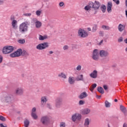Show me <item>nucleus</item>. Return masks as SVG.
Listing matches in <instances>:
<instances>
[{"mask_svg": "<svg viewBox=\"0 0 127 127\" xmlns=\"http://www.w3.org/2000/svg\"><path fill=\"white\" fill-rule=\"evenodd\" d=\"M100 8L103 13H105V12H106V10L107 9V6H106V5H101Z\"/></svg>", "mask_w": 127, "mask_h": 127, "instance_id": "obj_26", "label": "nucleus"}, {"mask_svg": "<svg viewBox=\"0 0 127 127\" xmlns=\"http://www.w3.org/2000/svg\"><path fill=\"white\" fill-rule=\"evenodd\" d=\"M124 42H125V43H126V44H127V38L125 40H124Z\"/></svg>", "mask_w": 127, "mask_h": 127, "instance_id": "obj_63", "label": "nucleus"}, {"mask_svg": "<svg viewBox=\"0 0 127 127\" xmlns=\"http://www.w3.org/2000/svg\"><path fill=\"white\" fill-rule=\"evenodd\" d=\"M115 3H116V4H120V0H117Z\"/></svg>", "mask_w": 127, "mask_h": 127, "instance_id": "obj_56", "label": "nucleus"}, {"mask_svg": "<svg viewBox=\"0 0 127 127\" xmlns=\"http://www.w3.org/2000/svg\"><path fill=\"white\" fill-rule=\"evenodd\" d=\"M58 77L59 78H62V79H67V75L64 72H61L58 74Z\"/></svg>", "mask_w": 127, "mask_h": 127, "instance_id": "obj_19", "label": "nucleus"}, {"mask_svg": "<svg viewBox=\"0 0 127 127\" xmlns=\"http://www.w3.org/2000/svg\"><path fill=\"white\" fill-rule=\"evenodd\" d=\"M78 36L81 37V38H86V37H88V35H89V33L87 32H85L82 29H79L78 32Z\"/></svg>", "mask_w": 127, "mask_h": 127, "instance_id": "obj_8", "label": "nucleus"}, {"mask_svg": "<svg viewBox=\"0 0 127 127\" xmlns=\"http://www.w3.org/2000/svg\"><path fill=\"white\" fill-rule=\"evenodd\" d=\"M125 3H126V7H127V0H126Z\"/></svg>", "mask_w": 127, "mask_h": 127, "instance_id": "obj_64", "label": "nucleus"}, {"mask_svg": "<svg viewBox=\"0 0 127 127\" xmlns=\"http://www.w3.org/2000/svg\"><path fill=\"white\" fill-rule=\"evenodd\" d=\"M103 42H104V40H101V41H100V42L99 43V45H101V44H102V43H103Z\"/></svg>", "mask_w": 127, "mask_h": 127, "instance_id": "obj_62", "label": "nucleus"}, {"mask_svg": "<svg viewBox=\"0 0 127 127\" xmlns=\"http://www.w3.org/2000/svg\"><path fill=\"white\" fill-rule=\"evenodd\" d=\"M102 28L104 30H110V29H111V28L109 26H106V25H102Z\"/></svg>", "mask_w": 127, "mask_h": 127, "instance_id": "obj_30", "label": "nucleus"}, {"mask_svg": "<svg viewBox=\"0 0 127 127\" xmlns=\"http://www.w3.org/2000/svg\"><path fill=\"white\" fill-rule=\"evenodd\" d=\"M87 97H88V94H87V92L85 91L81 93L80 95L78 96L79 99H84V98H87Z\"/></svg>", "mask_w": 127, "mask_h": 127, "instance_id": "obj_17", "label": "nucleus"}, {"mask_svg": "<svg viewBox=\"0 0 127 127\" xmlns=\"http://www.w3.org/2000/svg\"><path fill=\"white\" fill-rule=\"evenodd\" d=\"M0 127H7L6 126H4L3 124H0Z\"/></svg>", "mask_w": 127, "mask_h": 127, "instance_id": "obj_58", "label": "nucleus"}, {"mask_svg": "<svg viewBox=\"0 0 127 127\" xmlns=\"http://www.w3.org/2000/svg\"><path fill=\"white\" fill-rule=\"evenodd\" d=\"M47 108H48L50 110H52V105H51L50 103H47Z\"/></svg>", "mask_w": 127, "mask_h": 127, "instance_id": "obj_40", "label": "nucleus"}, {"mask_svg": "<svg viewBox=\"0 0 127 127\" xmlns=\"http://www.w3.org/2000/svg\"><path fill=\"white\" fill-rule=\"evenodd\" d=\"M120 110L121 112L124 114L125 117H127V108L123 106V105H120Z\"/></svg>", "mask_w": 127, "mask_h": 127, "instance_id": "obj_15", "label": "nucleus"}, {"mask_svg": "<svg viewBox=\"0 0 127 127\" xmlns=\"http://www.w3.org/2000/svg\"><path fill=\"white\" fill-rule=\"evenodd\" d=\"M21 49H18L14 53L10 54V57H11V58H14L15 57H19V56L21 55Z\"/></svg>", "mask_w": 127, "mask_h": 127, "instance_id": "obj_9", "label": "nucleus"}, {"mask_svg": "<svg viewBox=\"0 0 127 127\" xmlns=\"http://www.w3.org/2000/svg\"><path fill=\"white\" fill-rule=\"evenodd\" d=\"M13 50H14V47L11 46H6L3 48L2 52L3 54H9Z\"/></svg>", "mask_w": 127, "mask_h": 127, "instance_id": "obj_4", "label": "nucleus"}, {"mask_svg": "<svg viewBox=\"0 0 127 127\" xmlns=\"http://www.w3.org/2000/svg\"><path fill=\"white\" fill-rule=\"evenodd\" d=\"M23 15H24V16H30L31 15V13H24Z\"/></svg>", "mask_w": 127, "mask_h": 127, "instance_id": "obj_47", "label": "nucleus"}, {"mask_svg": "<svg viewBox=\"0 0 127 127\" xmlns=\"http://www.w3.org/2000/svg\"><path fill=\"white\" fill-rule=\"evenodd\" d=\"M113 6V3L109 1L107 4V11L108 13H111L112 12V7Z\"/></svg>", "mask_w": 127, "mask_h": 127, "instance_id": "obj_16", "label": "nucleus"}, {"mask_svg": "<svg viewBox=\"0 0 127 127\" xmlns=\"http://www.w3.org/2000/svg\"><path fill=\"white\" fill-rule=\"evenodd\" d=\"M92 59L93 60H95V61L99 60V51L97 49H95L93 51Z\"/></svg>", "mask_w": 127, "mask_h": 127, "instance_id": "obj_12", "label": "nucleus"}, {"mask_svg": "<svg viewBox=\"0 0 127 127\" xmlns=\"http://www.w3.org/2000/svg\"><path fill=\"white\" fill-rule=\"evenodd\" d=\"M99 34L100 36H104L105 33H104V31H99Z\"/></svg>", "mask_w": 127, "mask_h": 127, "instance_id": "obj_49", "label": "nucleus"}, {"mask_svg": "<svg viewBox=\"0 0 127 127\" xmlns=\"http://www.w3.org/2000/svg\"><path fill=\"white\" fill-rule=\"evenodd\" d=\"M29 82H30V83H34V82H35V79L33 77H31V78H29Z\"/></svg>", "mask_w": 127, "mask_h": 127, "instance_id": "obj_42", "label": "nucleus"}, {"mask_svg": "<svg viewBox=\"0 0 127 127\" xmlns=\"http://www.w3.org/2000/svg\"><path fill=\"white\" fill-rule=\"evenodd\" d=\"M17 24V21H16V20H13L12 21V28H14V29H15L16 28H17V26H16Z\"/></svg>", "mask_w": 127, "mask_h": 127, "instance_id": "obj_21", "label": "nucleus"}, {"mask_svg": "<svg viewBox=\"0 0 127 127\" xmlns=\"http://www.w3.org/2000/svg\"><path fill=\"white\" fill-rule=\"evenodd\" d=\"M68 83L70 84L71 85H73L74 83H75V81H74V77L72 76H69L68 78Z\"/></svg>", "mask_w": 127, "mask_h": 127, "instance_id": "obj_24", "label": "nucleus"}, {"mask_svg": "<svg viewBox=\"0 0 127 127\" xmlns=\"http://www.w3.org/2000/svg\"><path fill=\"white\" fill-rule=\"evenodd\" d=\"M24 93V89L22 87H18L15 88L14 94L16 96H22Z\"/></svg>", "mask_w": 127, "mask_h": 127, "instance_id": "obj_6", "label": "nucleus"}, {"mask_svg": "<svg viewBox=\"0 0 127 127\" xmlns=\"http://www.w3.org/2000/svg\"><path fill=\"white\" fill-rule=\"evenodd\" d=\"M96 97L97 99H100L101 96V95H96Z\"/></svg>", "mask_w": 127, "mask_h": 127, "instance_id": "obj_60", "label": "nucleus"}, {"mask_svg": "<svg viewBox=\"0 0 127 127\" xmlns=\"http://www.w3.org/2000/svg\"><path fill=\"white\" fill-rule=\"evenodd\" d=\"M47 38H48V36L46 35L43 36L41 35H40L39 37V40L40 41L45 40V39H47Z\"/></svg>", "mask_w": 127, "mask_h": 127, "instance_id": "obj_27", "label": "nucleus"}, {"mask_svg": "<svg viewBox=\"0 0 127 127\" xmlns=\"http://www.w3.org/2000/svg\"><path fill=\"white\" fill-rule=\"evenodd\" d=\"M90 125V121L89 120L88 118H87L84 121V126H86L88 127Z\"/></svg>", "mask_w": 127, "mask_h": 127, "instance_id": "obj_31", "label": "nucleus"}, {"mask_svg": "<svg viewBox=\"0 0 127 127\" xmlns=\"http://www.w3.org/2000/svg\"><path fill=\"white\" fill-rule=\"evenodd\" d=\"M82 119V115L79 113H75L71 117L72 122H75L76 121H81Z\"/></svg>", "mask_w": 127, "mask_h": 127, "instance_id": "obj_10", "label": "nucleus"}, {"mask_svg": "<svg viewBox=\"0 0 127 127\" xmlns=\"http://www.w3.org/2000/svg\"><path fill=\"white\" fill-rule=\"evenodd\" d=\"M125 28H126V26L122 24H120L118 25V30L119 31H120V32H123V31L125 30Z\"/></svg>", "mask_w": 127, "mask_h": 127, "instance_id": "obj_18", "label": "nucleus"}, {"mask_svg": "<svg viewBox=\"0 0 127 127\" xmlns=\"http://www.w3.org/2000/svg\"><path fill=\"white\" fill-rule=\"evenodd\" d=\"M123 127H127V123H124L123 125Z\"/></svg>", "mask_w": 127, "mask_h": 127, "instance_id": "obj_59", "label": "nucleus"}, {"mask_svg": "<svg viewBox=\"0 0 127 127\" xmlns=\"http://www.w3.org/2000/svg\"><path fill=\"white\" fill-rule=\"evenodd\" d=\"M49 54H53V53H54V52H53V51H51L50 52H49Z\"/></svg>", "mask_w": 127, "mask_h": 127, "instance_id": "obj_61", "label": "nucleus"}, {"mask_svg": "<svg viewBox=\"0 0 127 127\" xmlns=\"http://www.w3.org/2000/svg\"><path fill=\"white\" fill-rule=\"evenodd\" d=\"M103 88L105 91H107V90H108V86L106 85L103 86Z\"/></svg>", "mask_w": 127, "mask_h": 127, "instance_id": "obj_51", "label": "nucleus"}, {"mask_svg": "<svg viewBox=\"0 0 127 127\" xmlns=\"http://www.w3.org/2000/svg\"><path fill=\"white\" fill-rule=\"evenodd\" d=\"M90 112L91 110L89 109L86 108L82 111V115H88V114H90Z\"/></svg>", "mask_w": 127, "mask_h": 127, "instance_id": "obj_20", "label": "nucleus"}, {"mask_svg": "<svg viewBox=\"0 0 127 127\" xmlns=\"http://www.w3.org/2000/svg\"><path fill=\"white\" fill-rule=\"evenodd\" d=\"M100 7L101 3L99 2V1L95 0L94 1V2L92 1H90L88 2V5L84 7V9L88 11V10H91V8H94V14H96Z\"/></svg>", "mask_w": 127, "mask_h": 127, "instance_id": "obj_1", "label": "nucleus"}, {"mask_svg": "<svg viewBox=\"0 0 127 127\" xmlns=\"http://www.w3.org/2000/svg\"><path fill=\"white\" fill-rule=\"evenodd\" d=\"M47 102V100L46 99V97H42L41 99V105H43L44 103H46Z\"/></svg>", "mask_w": 127, "mask_h": 127, "instance_id": "obj_28", "label": "nucleus"}, {"mask_svg": "<svg viewBox=\"0 0 127 127\" xmlns=\"http://www.w3.org/2000/svg\"><path fill=\"white\" fill-rule=\"evenodd\" d=\"M3 59V58L2 57V56L0 55V64H1V63H2Z\"/></svg>", "mask_w": 127, "mask_h": 127, "instance_id": "obj_50", "label": "nucleus"}, {"mask_svg": "<svg viewBox=\"0 0 127 127\" xmlns=\"http://www.w3.org/2000/svg\"><path fill=\"white\" fill-rule=\"evenodd\" d=\"M22 24H24L25 25H26V26H27V25H30V22H29L28 21L24 22L22 23Z\"/></svg>", "mask_w": 127, "mask_h": 127, "instance_id": "obj_44", "label": "nucleus"}, {"mask_svg": "<svg viewBox=\"0 0 127 127\" xmlns=\"http://www.w3.org/2000/svg\"><path fill=\"white\" fill-rule=\"evenodd\" d=\"M40 123L43 126H48L50 124V118L48 116H42L40 119Z\"/></svg>", "mask_w": 127, "mask_h": 127, "instance_id": "obj_3", "label": "nucleus"}, {"mask_svg": "<svg viewBox=\"0 0 127 127\" xmlns=\"http://www.w3.org/2000/svg\"><path fill=\"white\" fill-rule=\"evenodd\" d=\"M28 28V26H26L24 24H21L19 27V30L20 32L23 33L24 32H26L27 31Z\"/></svg>", "mask_w": 127, "mask_h": 127, "instance_id": "obj_11", "label": "nucleus"}, {"mask_svg": "<svg viewBox=\"0 0 127 127\" xmlns=\"http://www.w3.org/2000/svg\"><path fill=\"white\" fill-rule=\"evenodd\" d=\"M48 47H49V43L48 42H44L39 44L36 46V48L38 50H44V49H46Z\"/></svg>", "mask_w": 127, "mask_h": 127, "instance_id": "obj_5", "label": "nucleus"}, {"mask_svg": "<svg viewBox=\"0 0 127 127\" xmlns=\"http://www.w3.org/2000/svg\"><path fill=\"white\" fill-rule=\"evenodd\" d=\"M63 50H68L69 46L68 45H65L63 47Z\"/></svg>", "mask_w": 127, "mask_h": 127, "instance_id": "obj_39", "label": "nucleus"}, {"mask_svg": "<svg viewBox=\"0 0 127 127\" xmlns=\"http://www.w3.org/2000/svg\"><path fill=\"white\" fill-rule=\"evenodd\" d=\"M35 25L36 28H40L42 26V23L39 21H37L35 22Z\"/></svg>", "mask_w": 127, "mask_h": 127, "instance_id": "obj_22", "label": "nucleus"}, {"mask_svg": "<svg viewBox=\"0 0 127 127\" xmlns=\"http://www.w3.org/2000/svg\"><path fill=\"white\" fill-rule=\"evenodd\" d=\"M32 20H33V21H34V22H35H35H36L37 21H38V20H37V19H36V18H33Z\"/></svg>", "mask_w": 127, "mask_h": 127, "instance_id": "obj_55", "label": "nucleus"}, {"mask_svg": "<svg viewBox=\"0 0 127 127\" xmlns=\"http://www.w3.org/2000/svg\"><path fill=\"white\" fill-rule=\"evenodd\" d=\"M0 121H1V122H5V121H6V119L4 118V117L2 116H0Z\"/></svg>", "mask_w": 127, "mask_h": 127, "instance_id": "obj_38", "label": "nucleus"}, {"mask_svg": "<svg viewBox=\"0 0 127 127\" xmlns=\"http://www.w3.org/2000/svg\"><path fill=\"white\" fill-rule=\"evenodd\" d=\"M21 55H22V56H29V54H28V53L26 51H25V50L22 51V50Z\"/></svg>", "mask_w": 127, "mask_h": 127, "instance_id": "obj_29", "label": "nucleus"}, {"mask_svg": "<svg viewBox=\"0 0 127 127\" xmlns=\"http://www.w3.org/2000/svg\"><path fill=\"white\" fill-rule=\"evenodd\" d=\"M99 54L100 56L102 58L107 57V56H109V52L105 50L100 51Z\"/></svg>", "mask_w": 127, "mask_h": 127, "instance_id": "obj_14", "label": "nucleus"}, {"mask_svg": "<svg viewBox=\"0 0 127 127\" xmlns=\"http://www.w3.org/2000/svg\"><path fill=\"white\" fill-rule=\"evenodd\" d=\"M3 4V0H0V5Z\"/></svg>", "mask_w": 127, "mask_h": 127, "instance_id": "obj_57", "label": "nucleus"}, {"mask_svg": "<svg viewBox=\"0 0 127 127\" xmlns=\"http://www.w3.org/2000/svg\"><path fill=\"white\" fill-rule=\"evenodd\" d=\"M124 41V38H123V37H120L119 39H118V42H123Z\"/></svg>", "mask_w": 127, "mask_h": 127, "instance_id": "obj_45", "label": "nucleus"}, {"mask_svg": "<svg viewBox=\"0 0 127 127\" xmlns=\"http://www.w3.org/2000/svg\"><path fill=\"white\" fill-rule=\"evenodd\" d=\"M85 104V101L84 100H80L78 102L79 106H83V105H84Z\"/></svg>", "mask_w": 127, "mask_h": 127, "instance_id": "obj_37", "label": "nucleus"}, {"mask_svg": "<svg viewBox=\"0 0 127 127\" xmlns=\"http://www.w3.org/2000/svg\"><path fill=\"white\" fill-rule=\"evenodd\" d=\"M14 16L13 15H11L10 17V20H12V21H13L14 20Z\"/></svg>", "mask_w": 127, "mask_h": 127, "instance_id": "obj_52", "label": "nucleus"}, {"mask_svg": "<svg viewBox=\"0 0 127 127\" xmlns=\"http://www.w3.org/2000/svg\"><path fill=\"white\" fill-rule=\"evenodd\" d=\"M97 87V84L94 83L92 85V90H94L95 89V88Z\"/></svg>", "mask_w": 127, "mask_h": 127, "instance_id": "obj_46", "label": "nucleus"}, {"mask_svg": "<svg viewBox=\"0 0 127 127\" xmlns=\"http://www.w3.org/2000/svg\"><path fill=\"white\" fill-rule=\"evenodd\" d=\"M60 127H66L65 124L64 122H61L60 124Z\"/></svg>", "mask_w": 127, "mask_h": 127, "instance_id": "obj_41", "label": "nucleus"}, {"mask_svg": "<svg viewBox=\"0 0 127 127\" xmlns=\"http://www.w3.org/2000/svg\"><path fill=\"white\" fill-rule=\"evenodd\" d=\"M81 66L80 65H78L77 67H76V70L77 71H80L81 70Z\"/></svg>", "mask_w": 127, "mask_h": 127, "instance_id": "obj_48", "label": "nucleus"}, {"mask_svg": "<svg viewBox=\"0 0 127 127\" xmlns=\"http://www.w3.org/2000/svg\"><path fill=\"white\" fill-rule=\"evenodd\" d=\"M31 117L32 118H33V119L34 120H36V119H37L38 118V117L37 116L36 114H35V113H33V112H32V113H31Z\"/></svg>", "mask_w": 127, "mask_h": 127, "instance_id": "obj_33", "label": "nucleus"}, {"mask_svg": "<svg viewBox=\"0 0 127 127\" xmlns=\"http://www.w3.org/2000/svg\"><path fill=\"white\" fill-rule=\"evenodd\" d=\"M24 124L25 127H28L29 126V121L26 120L24 121Z\"/></svg>", "mask_w": 127, "mask_h": 127, "instance_id": "obj_32", "label": "nucleus"}, {"mask_svg": "<svg viewBox=\"0 0 127 127\" xmlns=\"http://www.w3.org/2000/svg\"><path fill=\"white\" fill-rule=\"evenodd\" d=\"M97 29H98V26L97 25H95L92 28V32H96V31H97Z\"/></svg>", "mask_w": 127, "mask_h": 127, "instance_id": "obj_35", "label": "nucleus"}, {"mask_svg": "<svg viewBox=\"0 0 127 127\" xmlns=\"http://www.w3.org/2000/svg\"><path fill=\"white\" fill-rule=\"evenodd\" d=\"M36 14L38 16H40V14H41V11L40 10H37L36 11Z\"/></svg>", "mask_w": 127, "mask_h": 127, "instance_id": "obj_43", "label": "nucleus"}, {"mask_svg": "<svg viewBox=\"0 0 127 127\" xmlns=\"http://www.w3.org/2000/svg\"><path fill=\"white\" fill-rule=\"evenodd\" d=\"M83 74H81L80 75H78L76 77V81H84V78L83 77Z\"/></svg>", "mask_w": 127, "mask_h": 127, "instance_id": "obj_25", "label": "nucleus"}, {"mask_svg": "<svg viewBox=\"0 0 127 127\" xmlns=\"http://www.w3.org/2000/svg\"><path fill=\"white\" fill-rule=\"evenodd\" d=\"M63 98L61 97H58L55 101V107L59 109L63 105Z\"/></svg>", "mask_w": 127, "mask_h": 127, "instance_id": "obj_7", "label": "nucleus"}, {"mask_svg": "<svg viewBox=\"0 0 127 127\" xmlns=\"http://www.w3.org/2000/svg\"><path fill=\"white\" fill-rule=\"evenodd\" d=\"M3 98H1L2 103H10L13 100V95L10 94L4 93Z\"/></svg>", "mask_w": 127, "mask_h": 127, "instance_id": "obj_2", "label": "nucleus"}, {"mask_svg": "<svg viewBox=\"0 0 127 127\" xmlns=\"http://www.w3.org/2000/svg\"><path fill=\"white\" fill-rule=\"evenodd\" d=\"M32 113H35L36 112V108L34 107L32 110Z\"/></svg>", "mask_w": 127, "mask_h": 127, "instance_id": "obj_53", "label": "nucleus"}, {"mask_svg": "<svg viewBox=\"0 0 127 127\" xmlns=\"http://www.w3.org/2000/svg\"><path fill=\"white\" fill-rule=\"evenodd\" d=\"M59 5H60V6H63V5H64V2H60L59 3Z\"/></svg>", "mask_w": 127, "mask_h": 127, "instance_id": "obj_54", "label": "nucleus"}, {"mask_svg": "<svg viewBox=\"0 0 127 127\" xmlns=\"http://www.w3.org/2000/svg\"><path fill=\"white\" fill-rule=\"evenodd\" d=\"M90 77L93 79H96L98 78V71L97 70H93L90 74Z\"/></svg>", "mask_w": 127, "mask_h": 127, "instance_id": "obj_13", "label": "nucleus"}, {"mask_svg": "<svg viewBox=\"0 0 127 127\" xmlns=\"http://www.w3.org/2000/svg\"><path fill=\"white\" fill-rule=\"evenodd\" d=\"M105 104L106 108H110L111 107V103L109 102V101H108L107 100L105 101Z\"/></svg>", "mask_w": 127, "mask_h": 127, "instance_id": "obj_34", "label": "nucleus"}, {"mask_svg": "<svg viewBox=\"0 0 127 127\" xmlns=\"http://www.w3.org/2000/svg\"><path fill=\"white\" fill-rule=\"evenodd\" d=\"M18 42H19L20 44H24V43H25V40L24 39H20L18 41Z\"/></svg>", "mask_w": 127, "mask_h": 127, "instance_id": "obj_36", "label": "nucleus"}, {"mask_svg": "<svg viewBox=\"0 0 127 127\" xmlns=\"http://www.w3.org/2000/svg\"><path fill=\"white\" fill-rule=\"evenodd\" d=\"M97 90L100 93V94H104L105 91L104 90V88L103 87L99 86L97 88Z\"/></svg>", "mask_w": 127, "mask_h": 127, "instance_id": "obj_23", "label": "nucleus"}]
</instances>
